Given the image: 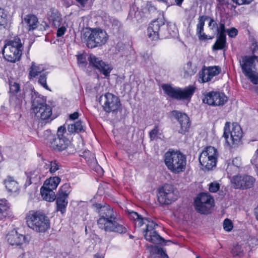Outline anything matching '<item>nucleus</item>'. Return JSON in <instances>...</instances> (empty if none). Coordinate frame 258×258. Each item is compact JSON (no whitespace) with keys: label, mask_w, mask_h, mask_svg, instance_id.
<instances>
[{"label":"nucleus","mask_w":258,"mask_h":258,"mask_svg":"<svg viewBox=\"0 0 258 258\" xmlns=\"http://www.w3.org/2000/svg\"><path fill=\"white\" fill-rule=\"evenodd\" d=\"M93 206L98 210L99 214V218L97 222L99 228L107 232L119 234L126 232V228L117 222L115 214L109 205L96 204Z\"/></svg>","instance_id":"nucleus-1"},{"label":"nucleus","mask_w":258,"mask_h":258,"mask_svg":"<svg viewBox=\"0 0 258 258\" xmlns=\"http://www.w3.org/2000/svg\"><path fill=\"white\" fill-rule=\"evenodd\" d=\"M126 213L130 219L134 221L136 227H141L144 224L146 225V228L144 230L143 232L145 238L147 241L156 244H162L165 241L164 239L155 231V229L157 225L153 221L143 218L138 213L133 211L127 210Z\"/></svg>","instance_id":"nucleus-2"},{"label":"nucleus","mask_w":258,"mask_h":258,"mask_svg":"<svg viewBox=\"0 0 258 258\" xmlns=\"http://www.w3.org/2000/svg\"><path fill=\"white\" fill-rule=\"evenodd\" d=\"M164 162L171 172L178 174L185 170L186 158L179 151H168L164 155Z\"/></svg>","instance_id":"nucleus-3"},{"label":"nucleus","mask_w":258,"mask_h":258,"mask_svg":"<svg viewBox=\"0 0 258 258\" xmlns=\"http://www.w3.org/2000/svg\"><path fill=\"white\" fill-rule=\"evenodd\" d=\"M239 62L244 75L252 83L258 84V56H242Z\"/></svg>","instance_id":"nucleus-4"},{"label":"nucleus","mask_w":258,"mask_h":258,"mask_svg":"<svg viewBox=\"0 0 258 258\" xmlns=\"http://www.w3.org/2000/svg\"><path fill=\"white\" fill-rule=\"evenodd\" d=\"M23 46L21 39L15 37L7 42L3 49L4 58L8 61L15 62L20 59L22 55Z\"/></svg>","instance_id":"nucleus-5"},{"label":"nucleus","mask_w":258,"mask_h":258,"mask_svg":"<svg viewBox=\"0 0 258 258\" xmlns=\"http://www.w3.org/2000/svg\"><path fill=\"white\" fill-rule=\"evenodd\" d=\"M26 219L28 226L38 232H45L50 227L48 218L39 212L30 211Z\"/></svg>","instance_id":"nucleus-6"},{"label":"nucleus","mask_w":258,"mask_h":258,"mask_svg":"<svg viewBox=\"0 0 258 258\" xmlns=\"http://www.w3.org/2000/svg\"><path fill=\"white\" fill-rule=\"evenodd\" d=\"M83 37L89 48L101 46L105 44L108 39L106 32L100 28L90 29L83 33Z\"/></svg>","instance_id":"nucleus-7"},{"label":"nucleus","mask_w":258,"mask_h":258,"mask_svg":"<svg viewBox=\"0 0 258 258\" xmlns=\"http://www.w3.org/2000/svg\"><path fill=\"white\" fill-rule=\"evenodd\" d=\"M32 107L36 117L39 120H47L52 115L51 107L47 105L43 98L35 92L32 96Z\"/></svg>","instance_id":"nucleus-8"},{"label":"nucleus","mask_w":258,"mask_h":258,"mask_svg":"<svg viewBox=\"0 0 258 258\" xmlns=\"http://www.w3.org/2000/svg\"><path fill=\"white\" fill-rule=\"evenodd\" d=\"M218 152L213 147L209 146L206 148L201 153L199 160L202 169L204 170H212L216 165L218 157Z\"/></svg>","instance_id":"nucleus-9"},{"label":"nucleus","mask_w":258,"mask_h":258,"mask_svg":"<svg viewBox=\"0 0 258 258\" xmlns=\"http://www.w3.org/2000/svg\"><path fill=\"white\" fill-rule=\"evenodd\" d=\"M162 88L167 95L177 100H190L195 91V87L189 86L182 89L174 88L168 84H163Z\"/></svg>","instance_id":"nucleus-10"},{"label":"nucleus","mask_w":258,"mask_h":258,"mask_svg":"<svg viewBox=\"0 0 258 258\" xmlns=\"http://www.w3.org/2000/svg\"><path fill=\"white\" fill-rule=\"evenodd\" d=\"M230 123L226 122L224 129L223 137L226 144L229 147H234L237 145L242 138V132L241 127L237 123L232 124L231 131H229Z\"/></svg>","instance_id":"nucleus-11"},{"label":"nucleus","mask_w":258,"mask_h":258,"mask_svg":"<svg viewBox=\"0 0 258 258\" xmlns=\"http://www.w3.org/2000/svg\"><path fill=\"white\" fill-rule=\"evenodd\" d=\"M194 206L198 212L208 214L214 206V200L209 194L202 192L195 199Z\"/></svg>","instance_id":"nucleus-12"},{"label":"nucleus","mask_w":258,"mask_h":258,"mask_svg":"<svg viewBox=\"0 0 258 258\" xmlns=\"http://www.w3.org/2000/svg\"><path fill=\"white\" fill-rule=\"evenodd\" d=\"M66 132L65 126L63 125L60 126L58 128L55 137L51 138V142L49 146L54 150L61 152L72 148L70 141L64 136Z\"/></svg>","instance_id":"nucleus-13"},{"label":"nucleus","mask_w":258,"mask_h":258,"mask_svg":"<svg viewBox=\"0 0 258 258\" xmlns=\"http://www.w3.org/2000/svg\"><path fill=\"white\" fill-rule=\"evenodd\" d=\"M227 97L223 92L210 91L204 94L203 102L213 106H223L227 101Z\"/></svg>","instance_id":"nucleus-14"},{"label":"nucleus","mask_w":258,"mask_h":258,"mask_svg":"<svg viewBox=\"0 0 258 258\" xmlns=\"http://www.w3.org/2000/svg\"><path fill=\"white\" fill-rule=\"evenodd\" d=\"M178 197V191L170 184L164 185L159 190L158 200L160 203L168 205L176 201Z\"/></svg>","instance_id":"nucleus-15"},{"label":"nucleus","mask_w":258,"mask_h":258,"mask_svg":"<svg viewBox=\"0 0 258 258\" xmlns=\"http://www.w3.org/2000/svg\"><path fill=\"white\" fill-rule=\"evenodd\" d=\"M231 183L235 189H246L251 188L255 182V179L247 175H237L232 176Z\"/></svg>","instance_id":"nucleus-16"},{"label":"nucleus","mask_w":258,"mask_h":258,"mask_svg":"<svg viewBox=\"0 0 258 258\" xmlns=\"http://www.w3.org/2000/svg\"><path fill=\"white\" fill-rule=\"evenodd\" d=\"M104 99L103 108L106 112H116L121 109V103L118 97L110 93H106L104 97H100Z\"/></svg>","instance_id":"nucleus-17"},{"label":"nucleus","mask_w":258,"mask_h":258,"mask_svg":"<svg viewBox=\"0 0 258 258\" xmlns=\"http://www.w3.org/2000/svg\"><path fill=\"white\" fill-rule=\"evenodd\" d=\"M88 59L90 64L94 69H97L105 77L109 76L112 68L109 64L106 63L93 54H90Z\"/></svg>","instance_id":"nucleus-18"},{"label":"nucleus","mask_w":258,"mask_h":258,"mask_svg":"<svg viewBox=\"0 0 258 258\" xmlns=\"http://www.w3.org/2000/svg\"><path fill=\"white\" fill-rule=\"evenodd\" d=\"M164 27H165V23L162 19H158L152 21L148 28V37L152 40H158L160 38V33Z\"/></svg>","instance_id":"nucleus-19"},{"label":"nucleus","mask_w":258,"mask_h":258,"mask_svg":"<svg viewBox=\"0 0 258 258\" xmlns=\"http://www.w3.org/2000/svg\"><path fill=\"white\" fill-rule=\"evenodd\" d=\"M172 114L180 124V128L178 131L179 133L184 134L186 132H188L190 127V123L187 115L185 113L176 110L172 111Z\"/></svg>","instance_id":"nucleus-20"},{"label":"nucleus","mask_w":258,"mask_h":258,"mask_svg":"<svg viewBox=\"0 0 258 258\" xmlns=\"http://www.w3.org/2000/svg\"><path fill=\"white\" fill-rule=\"evenodd\" d=\"M221 72V69L218 66L204 67L200 72V78L202 79V82H208L211 81L213 78Z\"/></svg>","instance_id":"nucleus-21"},{"label":"nucleus","mask_w":258,"mask_h":258,"mask_svg":"<svg viewBox=\"0 0 258 258\" xmlns=\"http://www.w3.org/2000/svg\"><path fill=\"white\" fill-rule=\"evenodd\" d=\"M208 27L210 30L220 34V33L226 32L225 23L224 20H221L219 23L214 20V18H210L208 23Z\"/></svg>","instance_id":"nucleus-22"},{"label":"nucleus","mask_w":258,"mask_h":258,"mask_svg":"<svg viewBox=\"0 0 258 258\" xmlns=\"http://www.w3.org/2000/svg\"><path fill=\"white\" fill-rule=\"evenodd\" d=\"M7 240L11 245H20L27 242V238L16 231L8 235Z\"/></svg>","instance_id":"nucleus-23"},{"label":"nucleus","mask_w":258,"mask_h":258,"mask_svg":"<svg viewBox=\"0 0 258 258\" xmlns=\"http://www.w3.org/2000/svg\"><path fill=\"white\" fill-rule=\"evenodd\" d=\"M46 68L43 64L32 62L28 69V78L30 80L35 78L44 72Z\"/></svg>","instance_id":"nucleus-24"},{"label":"nucleus","mask_w":258,"mask_h":258,"mask_svg":"<svg viewBox=\"0 0 258 258\" xmlns=\"http://www.w3.org/2000/svg\"><path fill=\"white\" fill-rule=\"evenodd\" d=\"M48 20L51 22L53 26L59 27L61 21V15L57 10L52 8L47 14Z\"/></svg>","instance_id":"nucleus-25"},{"label":"nucleus","mask_w":258,"mask_h":258,"mask_svg":"<svg viewBox=\"0 0 258 258\" xmlns=\"http://www.w3.org/2000/svg\"><path fill=\"white\" fill-rule=\"evenodd\" d=\"M24 22L28 31L34 30L38 27V20L37 17L34 15H26L24 18Z\"/></svg>","instance_id":"nucleus-26"},{"label":"nucleus","mask_w":258,"mask_h":258,"mask_svg":"<svg viewBox=\"0 0 258 258\" xmlns=\"http://www.w3.org/2000/svg\"><path fill=\"white\" fill-rule=\"evenodd\" d=\"M226 33L223 32L217 34L216 41L213 46V49H223L225 47L226 43Z\"/></svg>","instance_id":"nucleus-27"},{"label":"nucleus","mask_w":258,"mask_h":258,"mask_svg":"<svg viewBox=\"0 0 258 258\" xmlns=\"http://www.w3.org/2000/svg\"><path fill=\"white\" fill-rule=\"evenodd\" d=\"M41 194L44 200L48 202H52L55 198V194L53 189L48 188L43 186L41 188Z\"/></svg>","instance_id":"nucleus-28"},{"label":"nucleus","mask_w":258,"mask_h":258,"mask_svg":"<svg viewBox=\"0 0 258 258\" xmlns=\"http://www.w3.org/2000/svg\"><path fill=\"white\" fill-rule=\"evenodd\" d=\"M55 199L57 210L60 211L62 214L64 213L68 203V197L57 195V197Z\"/></svg>","instance_id":"nucleus-29"},{"label":"nucleus","mask_w":258,"mask_h":258,"mask_svg":"<svg viewBox=\"0 0 258 258\" xmlns=\"http://www.w3.org/2000/svg\"><path fill=\"white\" fill-rule=\"evenodd\" d=\"M4 184L9 191L16 192L18 189V183L12 177L8 176L4 180Z\"/></svg>","instance_id":"nucleus-30"},{"label":"nucleus","mask_w":258,"mask_h":258,"mask_svg":"<svg viewBox=\"0 0 258 258\" xmlns=\"http://www.w3.org/2000/svg\"><path fill=\"white\" fill-rule=\"evenodd\" d=\"M204 25L198 22L197 24L196 34L198 36L199 39L201 41H205L208 39H212L213 38L212 37H209L208 36L204 33Z\"/></svg>","instance_id":"nucleus-31"},{"label":"nucleus","mask_w":258,"mask_h":258,"mask_svg":"<svg viewBox=\"0 0 258 258\" xmlns=\"http://www.w3.org/2000/svg\"><path fill=\"white\" fill-rule=\"evenodd\" d=\"M60 180V178L57 176L50 177L45 180L43 186L54 190L57 187Z\"/></svg>","instance_id":"nucleus-32"},{"label":"nucleus","mask_w":258,"mask_h":258,"mask_svg":"<svg viewBox=\"0 0 258 258\" xmlns=\"http://www.w3.org/2000/svg\"><path fill=\"white\" fill-rule=\"evenodd\" d=\"M241 161L239 158H235L233 160L231 163L228 164L227 167V171L228 174L232 175L233 174L232 168H234L235 172H238V169L241 166Z\"/></svg>","instance_id":"nucleus-33"},{"label":"nucleus","mask_w":258,"mask_h":258,"mask_svg":"<svg viewBox=\"0 0 258 258\" xmlns=\"http://www.w3.org/2000/svg\"><path fill=\"white\" fill-rule=\"evenodd\" d=\"M68 131L70 133H78L84 131V125L81 121L79 120L74 124H69Z\"/></svg>","instance_id":"nucleus-34"},{"label":"nucleus","mask_w":258,"mask_h":258,"mask_svg":"<svg viewBox=\"0 0 258 258\" xmlns=\"http://www.w3.org/2000/svg\"><path fill=\"white\" fill-rule=\"evenodd\" d=\"M197 67L188 61L184 67V77L187 78L194 75L197 72Z\"/></svg>","instance_id":"nucleus-35"},{"label":"nucleus","mask_w":258,"mask_h":258,"mask_svg":"<svg viewBox=\"0 0 258 258\" xmlns=\"http://www.w3.org/2000/svg\"><path fill=\"white\" fill-rule=\"evenodd\" d=\"M71 186L69 183H65L63 184L59 188L58 195L63 196V197H68L71 192Z\"/></svg>","instance_id":"nucleus-36"},{"label":"nucleus","mask_w":258,"mask_h":258,"mask_svg":"<svg viewBox=\"0 0 258 258\" xmlns=\"http://www.w3.org/2000/svg\"><path fill=\"white\" fill-rule=\"evenodd\" d=\"M48 74V73L46 72H44L42 74H40L38 78V83L45 89L50 90L46 83L47 77Z\"/></svg>","instance_id":"nucleus-37"},{"label":"nucleus","mask_w":258,"mask_h":258,"mask_svg":"<svg viewBox=\"0 0 258 258\" xmlns=\"http://www.w3.org/2000/svg\"><path fill=\"white\" fill-rule=\"evenodd\" d=\"M22 102V100L19 99L15 95H11L10 97V103L11 106L15 108H20Z\"/></svg>","instance_id":"nucleus-38"},{"label":"nucleus","mask_w":258,"mask_h":258,"mask_svg":"<svg viewBox=\"0 0 258 258\" xmlns=\"http://www.w3.org/2000/svg\"><path fill=\"white\" fill-rule=\"evenodd\" d=\"M9 206L5 203H0V220L3 219L8 216Z\"/></svg>","instance_id":"nucleus-39"},{"label":"nucleus","mask_w":258,"mask_h":258,"mask_svg":"<svg viewBox=\"0 0 258 258\" xmlns=\"http://www.w3.org/2000/svg\"><path fill=\"white\" fill-rule=\"evenodd\" d=\"M45 166L49 167V171L51 173H54L58 170L60 167L59 164L56 161H52L48 164H46Z\"/></svg>","instance_id":"nucleus-40"},{"label":"nucleus","mask_w":258,"mask_h":258,"mask_svg":"<svg viewBox=\"0 0 258 258\" xmlns=\"http://www.w3.org/2000/svg\"><path fill=\"white\" fill-rule=\"evenodd\" d=\"M233 256H241L243 254V250L240 245L236 244L233 246L231 250Z\"/></svg>","instance_id":"nucleus-41"},{"label":"nucleus","mask_w":258,"mask_h":258,"mask_svg":"<svg viewBox=\"0 0 258 258\" xmlns=\"http://www.w3.org/2000/svg\"><path fill=\"white\" fill-rule=\"evenodd\" d=\"M55 135H53L51 133V132L50 130H47L43 132V137L46 141V143L47 144H48L49 146L51 143V138H54L55 137Z\"/></svg>","instance_id":"nucleus-42"},{"label":"nucleus","mask_w":258,"mask_h":258,"mask_svg":"<svg viewBox=\"0 0 258 258\" xmlns=\"http://www.w3.org/2000/svg\"><path fill=\"white\" fill-rule=\"evenodd\" d=\"M220 188V184L217 181H214L209 184V189L211 192H216Z\"/></svg>","instance_id":"nucleus-43"},{"label":"nucleus","mask_w":258,"mask_h":258,"mask_svg":"<svg viewBox=\"0 0 258 258\" xmlns=\"http://www.w3.org/2000/svg\"><path fill=\"white\" fill-rule=\"evenodd\" d=\"M223 228L226 231H230L233 228V224L231 221L226 219L223 222Z\"/></svg>","instance_id":"nucleus-44"},{"label":"nucleus","mask_w":258,"mask_h":258,"mask_svg":"<svg viewBox=\"0 0 258 258\" xmlns=\"http://www.w3.org/2000/svg\"><path fill=\"white\" fill-rule=\"evenodd\" d=\"M4 14L2 10L0 9V29L5 28L7 25L6 15L3 16Z\"/></svg>","instance_id":"nucleus-45"},{"label":"nucleus","mask_w":258,"mask_h":258,"mask_svg":"<svg viewBox=\"0 0 258 258\" xmlns=\"http://www.w3.org/2000/svg\"><path fill=\"white\" fill-rule=\"evenodd\" d=\"M155 250L156 253L159 255V258H169L164 249L157 247Z\"/></svg>","instance_id":"nucleus-46"},{"label":"nucleus","mask_w":258,"mask_h":258,"mask_svg":"<svg viewBox=\"0 0 258 258\" xmlns=\"http://www.w3.org/2000/svg\"><path fill=\"white\" fill-rule=\"evenodd\" d=\"M20 90V85L16 83L11 85L10 87V91L12 95H15V93H18Z\"/></svg>","instance_id":"nucleus-47"},{"label":"nucleus","mask_w":258,"mask_h":258,"mask_svg":"<svg viewBox=\"0 0 258 258\" xmlns=\"http://www.w3.org/2000/svg\"><path fill=\"white\" fill-rule=\"evenodd\" d=\"M41 177V174L39 173L38 170H35L31 174V179L34 181H39Z\"/></svg>","instance_id":"nucleus-48"},{"label":"nucleus","mask_w":258,"mask_h":258,"mask_svg":"<svg viewBox=\"0 0 258 258\" xmlns=\"http://www.w3.org/2000/svg\"><path fill=\"white\" fill-rule=\"evenodd\" d=\"M226 33H227L229 37L234 38L237 35L238 31L234 28H231L229 29H226Z\"/></svg>","instance_id":"nucleus-49"},{"label":"nucleus","mask_w":258,"mask_h":258,"mask_svg":"<svg viewBox=\"0 0 258 258\" xmlns=\"http://www.w3.org/2000/svg\"><path fill=\"white\" fill-rule=\"evenodd\" d=\"M159 132V130L157 126H155L154 128L151 131V132L149 133L150 137L151 139V140H154Z\"/></svg>","instance_id":"nucleus-50"},{"label":"nucleus","mask_w":258,"mask_h":258,"mask_svg":"<svg viewBox=\"0 0 258 258\" xmlns=\"http://www.w3.org/2000/svg\"><path fill=\"white\" fill-rule=\"evenodd\" d=\"M251 163L256 168L258 169V149L255 151L252 158L251 159Z\"/></svg>","instance_id":"nucleus-51"},{"label":"nucleus","mask_w":258,"mask_h":258,"mask_svg":"<svg viewBox=\"0 0 258 258\" xmlns=\"http://www.w3.org/2000/svg\"><path fill=\"white\" fill-rule=\"evenodd\" d=\"M210 18H213L210 17L209 16H205V15L201 16L199 17V18L198 19V22L205 25V21L207 20H209L210 21Z\"/></svg>","instance_id":"nucleus-52"},{"label":"nucleus","mask_w":258,"mask_h":258,"mask_svg":"<svg viewBox=\"0 0 258 258\" xmlns=\"http://www.w3.org/2000/svg\"><path fill=\"white\" fill-rule=\"evenodd\" d=\"M251 49L253 54H258V44L255 40L253 41L252 43Z\"/></svg>","instance_id":"nucleus-53"},{"label":"nucleus","mask_w":258,"mask_h":258,"mask_svg":"<svg viewBox=\"0 0 258 258\" xmlns=\"http://www.w3.org/2000/svg\"><path fill=\"white\" fill-rule=\"evenodd\" d=\"M253 0H232V1L238 5H242L250 4Z\"/></svg>","instance_id":"nucleus-54"},{"label":"nucleus","mask_w":258,"mask_h":258,"mask_svg":"<svg viewBox=\"0 0 258 258\" xmlns=\"http://www.w3.org/2000/svg\"><path fill=\"white\" fill-rule=\"evenodd\" d=\"M66 28L64 26L58 28L57 31L56 36L57 37H61L63 36L66 32Z\"/></svg>","instance_id":"nucleus-55"},{"label":"nucleus","mask_w":258,"mask_h":258,"mask_svg":"<svg viewBox=\"0 0 258 258\" xmlns=\"http://www.w3.org/2000/svg\"><path fill=\"white\" fill-rule=\"evenodd\" d=\"M79 116V112L76 111V112H74L73 113L70 114L69 119L70 120H74L77 119L78 118Z\"/></svg>","instance_id":"nucleus-56"},{"label":"nucleus","mask_w":258,"mask_h":258,"mask_svg":"<svg viewBox=\"0 0 258 258\" xmlns=\"http://www.w3.org/2000/svg\"><path fill=\"white\" fill-rule=\"evenodd\" d=\"M88 0H76L82 7H84Z\"/></svg>","instance_id":"nucleus-57"},{"label":"nucleus","mask_w":258,"mask_h":258,"mask_svg":"<svg viewBox=\"0 0 258 258\" xmlns=\"http://www.w3.org/2000/svg\"><path fill=\"white\" fill-rule=\"evenodd\" d=\"M78 61L79 62L81 63H84L85 62V60H84L83 57L82 55H79L78 56Z\"/></svg>","instance_id":"nucleus-58"},{"label":"nucleus","mask_w":258,"mask_h":258,"mask_svg":"<svg viewBox=\"0 0 258 258\" xmlns=\"http://www.w3.org/2000/svg\"><path fill=\"white\" fill-rule=\"evenodd\" d=\"M97 170L98 171V172L99 174L101 175L103 174V170L102 169V168L99 166H98L97 167Z\"/></svg>","instance_id":"nucleus-59"},{"label":"nucleus","mask_w":258,"mask_h":258,"mask_svg":"<svg viewBox=\"0 0 258 258\" xmlns=\"http://www.w3.org/2000/svg\"><path fill=\"white\" fill-rule=\"evenodd\" d=\"M94 258H104V256L103 254H99L98 253L95 254L94 256Z\"/></svg>","instance_id":"nucleus-60"},{"label":"nucleus","mask_w":258,"mask_h":258,"mask_svg":"<svg viewBox=\"0 0 258 258\" xmlns=\"http://www.w3.org/2000/svg\"><path fill=\"white\" fill-rule=\"evenodd\" d=\"M184 0H175V2L176 3V4L178 6L180 7L182 4V2Z\"/></svg>","instance_id":"nucleus-61"},{"label":"nucleus","mask_w":258,"mask_h":258,"mask_svg":"<svg viewBox=\"0 0 258 258\" xmlns=\"http://www.w3.org/2000/svg\"><path fill=\"white\" fill-rule=\"evenodd\" d=\"M158 1L160 2H162L163 3H165L167 5V7L170 6L169 3L168 2V0H158Z\"/></svg>","instance_id":"nucleus-62"},{"label":"nucleus","mask_w":258,"mask_h":258,"mask_svg":"<svg viewBox=\"0 0 258 258\" xmlns=\"http://www.w3.org/2000/svg\"><path fill=\"white\" fill-rule=\"evenodd\" d=\"M254 213L256 216V218L257 220H258V206L256 207V208L254 210Z\"/></svg>","instance_id":"nucleus-63"},{"label":"nucleus","mask_w":258,"mask_h":258,"mask_svg":"<svg viewBox=\"0 0 258 258\" xmlns=\"http://www.w3.org/2000/svg\"><path fill=\"white\" fill-rule=\"evenodd\" d=\"M254 90H255V92L258 94V87H255L254 88Z\"/></svg>","instance_id":"nucleus-64"}]
</instances>
